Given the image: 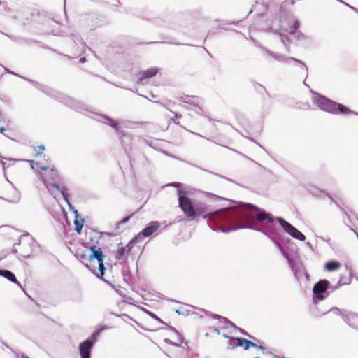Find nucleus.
I'll list each match as a JSON object with an SVG mask.
<instances>
[{
  "label": "nucleus",
  "instance_id": "obj_1",
  "mask_svg": "<svg viewBox=\"0 0 358 358\" xmlns=\"http://www.w3.org/2000/svg\"><path fill=\"white\" fill-rule=\"evenodd\" d=\"M178 205L185 216L192 220L206 212V206L202 203L193 205L190 199L186 196L182 191L178 192Z\"/></svg>",
  "mask_w": 358,
  "mask_h": 358
},
{
  "label": "nucleus",
  "instance_id": "obj_2",
  "mask_svg": "<svg viewBox=\"0 0 358 358\" xmlns=\"http://www.w3.org/2000/svg\"><path fill=\"white\" fill-rule=\"evenodd\" d=\"M91 253L89 255V264L86 266L88 267L97 277L103 278L104 270L106 269L103 264L104 255L101 248L91 246Z\"/></svg>",
  "mask_w": 358,
  "mask_h": 358
},
{
  "label": "nucleus",
  "instance_id": "obj_3",
  "mask_svg": "<svg viewBox=\"0 0 358 358\" xmlns=\"http://www.w3.org/2000/svg\"><path fill=\"white\" fill-rule=\"evenodd\" d=\"M318 106L323 110L332 114L342 115H357L358 113L351 110L345 106L333 101L324 96H321L317 100Z\"/></svg>",
  "mask_w": 358,
  "mask_h": 358
},
{
  "label": "nucleus",
  "instance_id": "obj_4",
  "mask_svg": "<svg viewBox=\"0 0 358 358\" xmlns=\"http://www.w3.org/2000/svg\"><path fill=\"white\" fill-rule=\"evenodd\" d=\"M34 165L37 168L43 180L46 182H48L50 180H55L58 176L57 170L53 166L48 164H43L40 162H35L31 160V166L33 169L34 168Z\"/></svg>",
  "mask_w": 358,
  "mask_h": 358
},
{
  "label": "nucleus",
  "instance_id": "obj_5",
  "mask_svg": "<svg viewBox=\"0 0 358 358\" xmlns=\"http://www.w3.org/2000/svg\"><path fill=\"white\" fill-rule=\"evenodd\" d=\"M99 334V331L93 333L90 337L79 345V352L82 358H90L91 350Z\"/></svg>",
  "mask_w": 358,
  "mask_h": 358
},
{
  "label": "nucleus",
  "instance_id": "obj_6",
  "mask_svg": "<svg viewBox=\"0 0 358 358\" xmlns=\"http://www.w3.org/2000/svg\"><path fill=\"white\" fill-rule=\"evenodd\" d=\"M222 336L224 338H227L235 340L237 342L236 346L242 347L245 350H247L250 348H255L261 349L263 350L266 349V347H264L262 345H258L257 343H256L255 342L250 341L247 340L243 338H234L232 336H231L230 335H229L226 333H222Z\"/></svg>",
  "mask_w": 358,
  "mask_h": 358
},
{
  "label": "nucleus",
  "instance_id": "obj_7",
  "mask_svg": "<svg viewBox=\"0 0 358 358\" xmlns=\"http://www.w3.org/2000/svg\"><path fill=\"white\" fill-rule=\"evenodd\" d=\"M278 220L284 230L290 236L302 241L306 240L305 235L299 231L296 228L293 227L291 224L282 218H278Z\"/></svg>",
  "mask_w": 358,
  "mask_h": 358
},
{
  "label": "nucleus",
  "instance_id": "obj_8",
  "mask_svg": "<svg viewBox=\"0 0 358 358\" xmlns=\"http://www.w3.org/2000/svg\"><path fill=\"white\" fill-rule=\"evenodd\" d=\"M138 242V237L132 238L127 245H123L122 243L118 246L115 257L117 259L121 260L127 259L134 244Z\"/></svg>",
  "mask_w": 358,
  "mask_h": 358
},
{
  "label": "nucleus",
  "instance_id": "obj_9",
  "mask_svg": "<svg viewBox=\"0 0 358 358\" xmlns=\"http://www.w3.org/2000/svg\"><path fill=\"white\" fill-rule=\"evenodd\" d=\"M299 27L298 20L289 18L284 20L281 24V31L283 34H294Z\"/></svg>",
  "mask_w": 358,
  "mask_h": 358
},
{
  "label": "nucleus",
  "instance_id": "obj_10",
  "mask_svg": "<svg viewBox=\"0 0 358 358\" xmlns=\"http://www.w3.org/2000/svg\"><path fill=\"white\" fill-rule=\"evenodd\" d=\"M159 71L157 67H151L145 71H140L138 74V83H142L145 79L151 78L155 76Z\"/></svg>",
  "mask_w": 358,
  "mask_h": 358
},
{
  "label": "nucleus",
  "instance_id": "obj_11",
  "mask_svg": "<svg viewBox=\"0 0 358 358\" xmlns=\"http://www.w3.org/2000/svg\"><path fill=\"white\" fill-rule=\"evenodd\" d=\"M329 285V281L326 280H322L314 285L313 293L317 295L318 299L322 300L324 299V296L320 294H323L324 292H326Z\"/></svg>",
  "mask_w": 358,
  "mask_h": 358
},
{
  "label": "nucleus",
  "instance_id": "obj_12",
  "mask_svg": "<svg viewBox=\"0 0 358 358\" xmlns=\"http://www.w3.org/2000/svg\"><path fill=\"white\" fill-rule=\"evenodd\" d=\"M159 227V224L157 222H152L150 223L149 226L145 227L142 230L141 233L138 234L136 237H138V240L141 238V236L143 237H148L153 234Z\"/></svg>",
  "mask_w": 358,
  "mask_h": 358
},
{
  "label": "nucleus",
  "instance_id": "obj_13",
  "mask_svg": "<svg viewBox=\"0 0 358 358\" xmlns=\"http://www.w3.org/2000/svg\"><path fill=\"white\" fill-rule=\"evenodd\" d=\"M256 209L258 213H257L255 217L259 222H267L271 223L273 222V217L270 214L266 212H260L257 208Z\"/></svg>",
  "mask_w": 358,
  "mask_h": 358
},
{
  "label": "nucleus",
  "instance_id": "obj_14",
  "mask_svg": "<svg viewBox=\"0 0 358 358\" xmlns=\"http://www.w3.org/2000/svg\"><path fill=\"white\" fill-rule=\"evenodd\" d=\"M0 275L4 277L13 283L20 285L14 273L8 270H0Z\"/></svg>",
  "mask_w": 358,
  "mask_h": 358
},
{
  "label": "nucleus",
  "instance_id": "obj_15",
  "mask_svg": "<svg viewBox=\"0 0 358 358\" xmlns=\"http://www.w3.org/2000/svg\"><path fill=\"white\" fill-rule=\"evenodd\" d=\"M351 279V274L349 271L345 269V271L343 272V273L341 275L340 279L338 280V284L343 285H347L350 282Z\"/></svg>",
  "mask_w": 358,
  "mask_h": 358
},
{
  "label": "nucleus",
  "instance_id": "obj_16",
  "mask_svg": "<svg viewBox=\"0 0 358 358\" xmlns=\"http://www.w3.org/2000/svg\"><path fill=\"white\" fill-rule=\"evenodd\" d=\"M341 267V264L336 261H329L325 264L324 268L328 271H333L338 269Z\"/></svg>",
  "mask_w": 358,
  "mask_h": 358
},
{
  "label": "nucleus",
  "instance_id": "obj_17",
  "mask_svg": "<svg viewBox=\"0 0 358 358\" xmlns=\"http://www.w3.org/2000/svg\"><path fill=\"white\" fill-rule=\"evenodd\" d=\"M101 279L103 280H104L105 282H106L107 283H108L111 287H113V288L121 296L125 295V289L123 287H122L120 285H115L114 283H113V282L109 281V280H106V278H104L103 276V278H101Z\"/></svg>",
  "mask_w": 358,
  "mask_h": 358
},
{
  "label": "nucleus",
  "instance_id": "obj_18",
  "mask_svg": "<svg viewBox=\"0 0 358 358\" xmlns=\"http://www.w3.org/2000/svg\"><path fill=\"white\" fill-rule=\"evenodd\" d=\"M83 220H79L78 219V215H76V219L74 220V225H75V231L78 234H80L82 229H83Z\"/></svg>",
  "mask_w": 358,
  "mask_h": 358
},
{
  "label": "nucleus",
  "instance_id": "obj_19",
  "mask_svg": "<svg viewBox=\"0 0 358 358\" xmlns=\"http://www.w3.org/2000/svg\"><path fill=\"white\" fill-rule=\"evenodd\" d=\"M348 320L350 326L355 329H358V315H352Z\"/></svg>",
  "mask_w": 358,
  "mask_h": 358
},
{
  "label": "nucleus",
  "instance_id": "obj_20",
  "mask_svg": "<svg viewBox=\"0 0 358 358\" xmlns=\"http://www.w3.org/2000/svg\"><path fill=\"white\" fill-rule=\"evenodd\" d=\"M104 118L107 120L108 124L115 129L116 131H120V127L116 120L106 116H105Z\"/></svg>",
  "mask_w": 358,
  "mask_h": 358
},
{
  "label": "nucleus",
  "instance_id": "obj_21",
  "mask_svg": "<svg viewBox=\"0 0 358 358\" xmlns=\"http://www.w3.org/2000/svg\"><path fill=\"white\" fill-rule=\"evenodd\" d=\"M45 150V146L43 145H38L37 147L35 148V152H36V154H35V156H41L43 151Z\"/></svg>",
  "mask_w": 358,
  "mask_h": 358
},
{
  "label": "nucleus",
  "instance_id": "obj_22",
  "mask_svg": "<svg viewBox=\"0 0 358 358\" xmlns=\"http://www.w3.org/2000/svg\"><path fill=\"white\" fill-rule=\"evenodd\" d=\"M210 329L213 330L214 332H215L217 334L220 335L221 334L222 327H216L215 326L210 327Z\"/></svg>",
  "mask_w": 358,
  "mask_h": 358
},
{
  "label": "nucleus",
  "instance_id": "obj_23",
  "mask_svg": "<svg viewBox=\"0 0 358 358\" xmlns=\"http://www.w3.org/2000/svg\"><path fill=\"white\" fill-rule=\"evenodd\" d=\"M217 318H218V320H219V321H220V322H222V323H227V324H230V325L231 324H230V323L229 322V321H228L226 318H224V317H220V316H217Z\"/></svg>",
  "mask_w": 358,
  "mask_h": 358
},
{
  "label": "nucleus",
  "instance_id": "obj_24",
  "mask_svg": "<svg viewBox=\"0 0 358 358\" xmlns=\"http://www.w3.org/2000/svg\"><path fill=\"white\" fill-rule=\"evenodd\" d=\"M249 337L252 340L254 341L255 343H257L258 345H260V341L259 340H257L256 338H255L254 336H249Z\"/></svg>",
  "mask_w": 358,
  "mask_h": 358
},
{
  "label": "nucleus",
  "instance_id": "obj_25",
  "mask_svg": "<svg viewBox=\"0 0 358 358\" xmlns=\"http://www.w3.org/2000/svg\"><path fill=\"white\" fill-rule=\"evenodd\" d=\"M174 113V117L176 118V119H180L182 118V115L181 114H178L177 113Z\"/></svg>",
  "mask_w": 358,
  "mask_h": 358
},
{
  "label": "nucleus",
  "instance_id": "obj_26",
  "mask_svg": "<svg viewBox=\"0 0 358 358\" xmlns=\"http://www.w3.org/2000/svg\"><path fill=\"white\" fill-rule=\"evenodd\" d=\"M50 185L52 186V187H56L57 189H59V185L57 184V183H50Z\"/></svg>",
  "mask_w": 358,
  "mask_h": 358
},
{
  "label": "nucleus",
  "instance_id": "obj_27",
  "mask_svg": "<svg viewBox=\"0 0 358 358\" xmlns=\"http://www.w3.org/2000/svg\"><path fill=\"white\" fill-rule=\"evenodd\" d=\"M62 195L64 196V197L66 199H67V196H67V194H66V193L64 190H62Z\"/></svg>",
  "mask_w": 358,
  "mask_h": 358
},
{
  "label": "nucleus",
  "instance_id": "obj_28",
  "mask_svg": "<svg viewBox=\"0 0 358 358\" xmlns=\"http://www.w3.org/2000/svg\"><path fill=\"white\" fill-rule=\"evenodd\" d=\"M213 217V214L209 213V214L203 215V217Z\"/></svg>",
  "mask_w": 358,
  "mask_h": 358
},
{
  "label": "nucleus",
  "instance_id": "obj_29",
  "mask_svg": "<svg viewBox=\"0 0 358 358\" xmlns=\"http://www.w3.org/2000/svg\"><path fill=\"white\" fill-rule=\"evenodd\" d=\"M129 217H126V218H124V220H122V222H127V221L129 220Z\"/></svg>",
  "mask_w": 358,
  "mask_h": 358
},
{
  "label": "nucleus",
  "instance_id": "obj_30",
  "mask_svg": "<svg viewBox=\"0 0 358 358\" xmlns=\"http://www.w3.org/2000/svg\"><path fill=\"white\" fill-rule=\"evenodd\" d=\"M17 358H28V357H26V356L22 355V356H20V357H17Z\"/></svg>",
  "mask_w": 358,
  "mask_h": 358
},
{
  "label": "nucleus",
  "instance_id": "obj_31",
  "mask_svg": "<svg viewBox=\"0 0 358 358\" xmlns=\"http://www.w3.org/2000/svg\"><path fill=\"white\" fill-rule=\"evenodd\" d=\"M21 256H23V257H27V255H23V254H20Z\"/></svg>",
  "mask_w": 358,
  "mask_h": 358
},
{
  "label": "nucleus",
  "instance_id": "obj_32",
  "mask_svg": "<svg viewBox=\"0 0 358 358\" xmlns=\"http://www.w3.org/2000/svg\"><path fill=\"white\" fill-rule=\"evenodd\" d=\"M152 317H157L156 315H155L154 314H151Z\"/></svg>",
  "mask_w": 358,
  "mask_h": 358
}]
</instances>
